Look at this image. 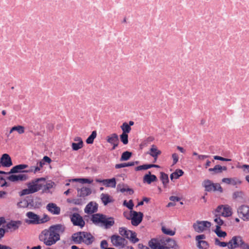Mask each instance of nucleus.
Wrapping results in <instances>:
<instances>
[{"mask_svg":"<svg viewBox=\"0 0 249 249\" xmlns=\"http://www.w3.org/2000/svg\"><path fill=\"white\" fill-rule=\"evenodd\" d=\"M65 229L63 224L52 225L41 231L39 235V239L45 245L51 246L60 240V235L65 231Z\"/></svg>","mask_w":249,"mask_h":249,"instance_id":"f257e3e1","label":"nucleus"},{"mask_svg":"<svg viewBox=\"0 0 249 249\" xmlns=\"http://www.w3.org/2000/svg\"><path fill=\"white\" fill-rule=\"evenodd\" d=\"M45 180L46 179L44 178H38L32 180L28 183L27 185L28 188L22 190L20 193V196L33 194L39 191L43 187V183L42 182H44Z\"/></svg>","mask_w":249,"mask_h":249,"instance_id":"f03ea898","label":"nucleus"},{"mask_svg":"<svg viewBox=\"0 0 249 249\" xmlns=\"http://www.w3.org/2000/svg\"><path fill=\"white\" fill-rule=\"evenodd\" d=\"M211 226V222L207 221H197L193 224V227L195 231L197 232H202L207 230H209Z\"/></svg>","mask_w":249,"mask_h":249,"instance_id":"7ed1b4c3","label":"nucleus"},{"mask_svg":"<svg viewBox=\"0 0 249 249\" xmlns=\"http://www.w3.org/2000/svg\"><path fill=\"white\" fill-rule=\"evenodd\" d=\"M205 191L207 192L218 191L222 192V188L219 183H213L211 180H205L202 183Z\"/></svg>","mask_w":249,"mask_h":249,"instance_id":"20e7f679","label":"nucleus"},{"mask_svg":"<svg viewBox=\"0 0 249 249\" xmlns=\"http://www.w3.org/2000/svg\"><path fill=\"white\" fill-rule=\"evenodd\" d=\"M125 216L127 219H131L132 225L136 226L142 222L143 217V213L141 212L131 211L130 217Z\"/></svg>","mask_w":249,"mask_h":249,"instance_id":"39448f33","label":"nucleus"},{"mask_svg":"<svg viewBox=\"0 0 249 249\" xmlns=\"http://www.w3.org/2000/svg\"><path fill=\"white\" fill-rule=\"evenodd\" d=\"M244 245V242L242 237L240 236H235L228 242V248L229 249H234L238 247H242Z\"/></svg>","mask_w":249,"mask_h":249,"instance_id":"423d86ee","label":"nucleus"},{"mask_svg":"<svg viewBox=\"0 0 249 249\" xmlns=\"http://www.w3.org/2000/svg\"><path fill=\"white\" fill-rule=\"evenodd\" d=\"M237 212L240 218L244 221H249V206L242 205L237 210Z\"/></svg>","mask_w":249,"mask_h":249,"instance_id":"0eeeda50","label":"nucleus"},{"mask_svg":"<svg viewBox=\"0 0 249 249\" xmlns=\"http://www.w3.org/2000/svg\"><path fill=\"white\" fill-rule=\"evenodd\" d=\"M216 212L218 215H222L224 217H228L231 215V209L228 205H220L217 207Z\"/></svg>","mask_w":249,"mask_h":249,"instance_id":"6e6552de","label":"nucleus"},{"mask_svg":"<svg viewBox=\"0 0 249 249\" xmlns=\"http://www.w3.org/2000/svg\"><path fill=\"white\" fill-rule=\"evenodd\" d=\"M71 220L74 226H77L82 228L85 225L83 217L77 213H74L71 216Z\"/></svg>","mask_w":249,"mask_h":249,"instance_id":"1a4fd4ad","label":"nucleus"},{"mask_svg":"<svg viewBox=\"0 0 249 249\" xmlns=\"http://www.w3.org/2000/svg\"><path fill=\"white\" fill-rule=\"evenodd\" d=\"M112 245L115 247H123L124 239L118 235H113L110 237Z\"/></svg>","mask_w":249,"mask_h":249,"instance_id":"9d476101","label":"nucleus"},{"mask_svg":"<svg viewBox=\"0 0 249 249\" xmlns=\"http://www.w3.org/2000/svg\"><path fill=\"white\" fill-rule=\"evenodd\" d=\"M0 163L3 167H9L13 165L12 160L8 154H3L0 159Z\"/></svg>","mask_w":249,"mask_h":249,"instance_id":"9b49d317","label":"nucleus"},{"mask_svg":"<svg viewBox=\"0 0 249 249\" xmlns=\"http://www.w3.org/2000/svg\"><path fill=\"white\" fill-rule=\"evenodd\" d=\"M161 153V151L158 149L157 147L154 144L151 146V147L149 149V151L147 153V154L150 155L154 158V162H156L158 156L160 155Z\"/></svg>","mask_w":249,"mask_h":249,"instance_id":"f8f14e48","label":"nucleus"},{"mask_svg":"<svg viewBox=\"0 0 249 249\" xmlns=\"http://www.w3.org/2000/svg\"><path fill=\"white\" fill-rule=\"evenodd\" d=\"M28 176L25 174L11 175L7 178V179L12 182L25 181L28 179Z\"/></svg>","mask_w":249,"mask_h":249,"instance_id":"ddd939ff","label":"nucleus"},{"mask_svg":"<svg viewBox=\"0 0 249 249\" xmlns=\"http://www.w3.org/2000/svg\"><path fill=\"white\" fill-rule=\"evenodd\" d=\"M114 219L113 217H107L104 215L101 226L105 229H109L114 225Z\"/></svg>","mask_w":249,"mask_h":249,"instance_id":"4468645a","label":"nucleus"},{"mask_svg":"<svg viewBox=\"0 0 249 249\" xmlns=\"http://www.w3.org/2000/svg\"><path fill=\"white\" fill-rule=\"evenodd\" d=\"M148 245L152 249H164L161 239H152L149 241Z\"/></svg>","mask_w":249,"mask_h":249,"instance_id":"2eb2a0df","label":"nucleus"},{"mask_svg":"<svg viewBox=\"0 0 249 249\" xmlns=\"http://www.w3.org/2000/svg\"><path fill=\"white\" fill-rule=\"evenodd\" d=\"M98 205L95 202H90L85 207V213L88 214L93 213L97 211Z\"/></svg>","mask_w":249,"mask_h":249,"instance_id":"dca6fc26","label":"nucleus"},{"mask_svg":"<svg viewBox=\"0 0 249 249\" xmlns=\"http://www.w3.org/2000/svg\"><path fill=\"white\" fill-rule=\"evenodd\" d=\"M104 216V214L101 213L93 214L90 220L95 225L101 226Z\"/></svg>","mask_w":249,"mask_h":249,"instance_id":"f3484780","label":"nucleus"},{"mask_svg":"<svg viewBox=\"0 0 249 249\" xmlns=\"http://www.w3.org/2000/svg\"><path fill=\"white\" fill-rule=\"evenodd\" d=\"M161 240L164 249L174 248L176 246V241L172 239L168 238L165 239H162Z\"/></svg>","mask_w":249,"mask_h":249,"instance_id":"a211bd4d","label":"nucleus"},{"mask_svg":"<svg viewBox=\"0 0 249 249\" xmlns=\"http://www.w3.org/2000/svg\"><path fill=\"white\" fill-rule=\"evenodd\" d=\"M82 240L83 243L86 245H90L94 241L93 236L90 233L87 232L82 231Z\"/></svg>","mask_w":249,"mask_h":249,"instance_id":"6ab92c4d","label":"nucleus"},{"mask_svg":"<svg viewBox=\"0 0 249 249\" xmlns=\"http://www.w3.org/2000/svg\"><path fill=\"white\" fill-rule=\"evenodd\" d=\"M28 167V165L26 164H18L14 166L9 172H6V174H4V175L13 174V173H17L20 172L22 170Z\"/></svg>","mask_w":249,"mask_h":249,"instance_id":"aec40b11","label":"nucleus"},{"mask_svg":"<svg viewBox=\"0 0 249 249\" xmlns=\"http://www.w3.org/2000/svg\"><path fill=\"white\" fill-rule=\"evenodd\" d=\"M47 209L50 212L54 214H58L60 212V208L54 203H49L47 206Z\"/></svg>","mask_w":249,"mask_h":249,"instance_id":"412c9836","label":"nucleus"},{"mask_svg":"<svg viewBox=\"0 0 249 249\" xmlns=\"http://www.w3.org/2000/svg\"><path fill=\"white\" fill-rule=\"evenodd\" d=\"M157 180V177L154 175H151L150 171L148 172V174L145 175L143 178V182H146L148 184H151L152 182L156 181Z\"/></svg>","mask_w":249,"mask_h":249,"instance_id":"4be33fe9","label":"nucleus"},{"mask_svg":"<svg viewBox=\"0 0 249 249\" xmlns=\"http://www.w3.org/2000/svg\"><path fill=\"white\" fill-rule=\"evenodd\" d=\"M26 216L30 219V223H39V216L32 212H28L26 213Z\"/></svg>","mask_w":249,"mask_h":249,"instance_id":"5701e85b","label":"nucleus"},{"mask_svg":"<svg viewBox=\"0 0 249 249\" xmlns=\"http://www.w3.org/2000/svg\"><path fill=\"white\" fill-rule=\"evenodd\" d=\"M78 196L80 197H85L89 195L91 193V190L89 188L83 187L80 189H77Z\"/></svg>","mask_w":249,"mask_h":249,"instance_id":"b1692460","label":"nucleus"},{"mask_svg":"<svg viewBox=\"0 0 249 249\" xmlns=\"http://www.w3.org/2000/svg\"><path fill=\"white\" fill-rule=\"evenodd\" d=\"M103 184L107 187L115 188L116 185V179L113 178L110 179H104Z\"/></svg>","mask_w":249,"mask_h":249,"instance_id":"393cba45","label":"nucleus"},{"mask_svg":"<svg viewBox=\"0 0 249 249\" xmlns=\"http://www.w3.org/2000/svg\"><path fill=\"white\" fill-rule=\"evenodd\" d=\"M82 231L77 232L72 234L71 238L72 241L75 244H80L83 243L82 240Z\"/></svg>","mask_w":249,"mask_h":249,"instance_id":"a878e982","label":"nucleus"},{"mask_svg":"<svg viewBox=\"0 0 249 249\" xmlns=\"http://www.w3.org/2000/svg\"><path fill=\"white\" fill-rule=\"evenodd\" d=\"M21 224V222L20 221H11L7 224V227L9 229L16 230Z\"/></svg>","mask_w":249,"mask_h":249,"instance_id":"bb28decb","label":"nucleus"},{"mask_svg":"<svg viewBox=\"0 0 249 249\" xmlns=\"http://www.w3.org/2000/svg\"><path fill=\"white\" fill-rule=\"evenodd\" d=\"M138 164H139V161H131V162H128L127 163H120V164H116L115 165V168L119 169V168L125 167L132 166H134L135 165H137Z\"/></svg>","mask_w":249,"mask_h":249,"instance_id":"cd10ccee","label":"nucleus"},{"mask_svg":"<svg viewBox=\"0 0 249 249\" xmlns=\"http://www.w3.org/2000/svg\"><path fill=\"white\" fill-rule=\"evenodd\" d=\"M101 199L105 205H107L108 203L113 202V199L112 197L107 194H102L101 195Z\"/></svg>","mask_w":249,"mask_h":249,"instance_id":"c85d7f7f","label":"nucleus"},{"mask_svg":"<svg viewBox=\"0 0 249 249\" xmlns=\"http://www.w3.org/2000/svg\"><path fill=\"white\" fill-rule=\"evenodd\" d=\"M160 179L162 181L163 187L166 188L169 181L168 176L164 172H160Z\"/></svg>","mask_w":249,"mask_h":249,"instance_id":"c756f323","label":"nucleus"},{"mask_svg":"<svg viewBox=\"0 0 249 249\" xmlns=\"http://www.w3.org/2000/svg\"><path fill=\"white\" fill-rule=\"evenodd\" d=\"M107 141L110 143H114L115 142H119L118 136L117 134L113 133L109 136H107Z\"/></svg>","mask_w":249,"mask_h":249,"instance_id":"7c9ffc66","label":"nucleus"},{"mask_svg":"<svg viewBox=\"0 0 249 249\" xmlns=\"http://www.w3.org/2000/svg\"><path fill=\"white\" fill-rule=\"evenodd\" d=\"M14 131H17L18 134H21L24 133L25 128L22 125L14 126L11 128L9 131V134H11Z\"/></svg>","mask_w":249,"mask_h":249,"instance_id":"2f4dec72","label":"nucleus"},{"mask_svg":"<svg viewBox=\"0 0 249 249\" xmlns=\"http://www.w3.org/2000/svg\"><path fill=\"white\" fill-rule=\"evenodd\" d=\"M184 172L181 169H177L174 172L170 175L171 180L174 179H177L183 175Z\"/></svg>","mask_w":249,"mask_h":249,"instance_id":"473e14b6","label":"nucleus"},{"mask_svg":"<svg viewBox=\"0 0 249 249\" xmlns=\"http://www.w3.org/2000/svg\"><path fill=\"white\" fill-rule=\"evenodd\" d=\"M227 167L225 166H221L219 165H215L213 168H209V171L210 172L213 171L215 173H221L223 170L226 171Z\"/></svg>","mask_w":249,"mask_h":249,"instance_id":"72a5a7b5","label":"nucleus"},{"mask_svg":"<svg viewBox=\"0 0 249 249\" xmlns=\"http://www.w3.org/2000/svg\"><path fill=\"white\" fill-rule=\"evenodd\" d=\"M132 231L127 230L125 228H120L119 230V233L123 236L128 238L129 234L131 233Z\"/></svg>","mask_w":249,"mask_h":249,"instance_id":"f704fd0d","label":"nucleus"},{"mask_svg":"<svg viewBox=\"0 0 249 249\" xmlns=\"http://www.w3.org/2000/svg\"><path fill=\"white\" fill-rule=\"evenodd\" d=\"M121 128L123 131V133L127 134L131 131V127L128 125L127 123H124L121 126Z\"/></svg>","mask_w":249,"mask_h":249,"instance_id":"c9c22d12","label":"nucleus"},{"mask_svg":"<svg viewBox=\"0 0 249 249\" xmlns=\"http://www.w3.org/2000/svg\"><path fill=\"white\" fill-rule=\"evenodd\" d=\"M97 136L96 131H93L91 135L86 140V142L88 144H92L93 142L94 139Z\"/></svg>","mask_w":249,"mask_h":249,"instance_id":"e433bc0d","label":"nucleus"},{"mask_svg":"<svg viewBox=\"0 0 249 249\" xmlns=\"http://www.w3.org/2000/svg\"><path fill=\"white\" fill-rule=\"evenodd\" d=\"M132 156V153L129 151H125L122 154L121 161H126L128 160Z\"/></svg>","mask_w":249,"mask_h":249,"instance_id":"4c0bfd02","label":"nucleus"},{"mask_svg":"<svg viewBox=\"0 0 249 249\" xmlns=\"http://www.w3.org/2000/svg\"><path fill=\"white\" fill-rule=\"evenodd\" d=\"M73 182H78L79 183L84 184V183H91L92 182V180H90L88 178H73L70 180V181Z\"/></svg>","mask_w":249,"mask_h":249,"instance_id":"58836bf2","label":"nucleus"},{"mask_svg":"<svg viewBox=\"0 0 249 249\" xmlns=\"http://www.w3.org/2000/svg\"><path fill=\"white\" fill-rule=\"evenodd\" d=\"M133 243H136L139 241V239L137 237V234L135 232L132 231L128 238Z\"/></svg>","mask_w":249,"mask_h":249,"instance_id":"ea45409f","label":"nucleus"},{"mask_svg":"<svg viewBox=\"0 0 249 249\" xmlns=\"http://www.w3.org/2000/svg\"><path fill=\"white\" fill-rule=\"evenodd\" d=\"M45 182V181L44 182H42V183H43V187H44V191L50 190V189L52 188L55 185L54 182L52 181H49V182H47L46 184H44Z\"/></svg>","mask_w":249,"mask_h":249,"instance_id":"a19ab883","label":"nucleus"},{"mask_svg":"<svg viewBox=\"0 0 249 249\" xmlns=\"http://www.w3.org/2000/svg\"><path fill=\"white\" fill-rule=\"evenodd\" d=\"M215 232L217 235L220 237H225L227 235V233L225 231H222L220 230V227L219 226H216Z\"/></svg>","mask_w":249,"mask_h":249,"instance_id":"79ce46f5","label":"nucleus"},{"mask_svg":"<svg viewBox=\"0 0 249 249\" xmlns=\"http://www.w3.org/2000/svg\"><path fill=\"white\" fill-rule=\"evenodd\" d=\"M197 247L200 249H207L209 247L208 243L205 241H199Z\"/></svg>","mask_w":249,"mask_h":249,"instance_id":"37998d69","label":"nucleus"},{"mask_svg":"<svg viewBox=\"0 0 249 249\" xmlns=\"http://www.w3.org/2000/svg\"><path fill=\"white\" fill-rule=\"evenodd\" d=\"M71 202L72 204L78 205H82L85 203V199L84 198H74L71 199Z\"/></svg>","mask_w":249,"mask_h":249,"instance_id":"c03bdc74","label":"nucleus"},{"mask_svg":"<svg viewBox=\"0 0 249 249\" xmlns=\"http://www.w3.org/2000/svg\"><path fill=\"white\" fill-rule=\"evenodd\" d=\"M117 189L119 190V191L122 193H124V192H128V191L132 192V193H133V191L132 189L124 187V184H118L117 186Z\"/></svg>","mask_w":249,"mask_h":249,"instance_id":"a18cd8bd","label":"nucleus"},{"mask_svg":"<svg viewBox=\"0 0 249 249\" xmlns=\"http://www.w3.org/2000/svg\"><path fill=\"white\" fill-rule=\"evenodd\" d=\"M120 140L124 144H127L128 142L127 134L122 133L120 135Z\"/></svg>","mask_w":249,"mask_h":249,"instance_id":"49530a36","label":"nucleus"},{"mask_svg":"<svg viewBox=\"0 0 249 249\" xmlns=\"http://www.w3.org/2000/svg\"><path fill=\"white\" fill-rule=\"evenodd\" d=\"M29 205L28 201L25 199L20 201L17 204L18 208H26L29 206Z\"/></svg>","mask_w":249,"mask_h":249,"instance_id":"de8ad7c7","label":"nucleus"},{"mask_svg":"<svg viewBox=\"0 0 249 249\" xmlns=\"http://www.w3.org/2000/svg\"><path fill=\"white\" fill-rule=\"evenodd\" d=\"M236 168L243 169L246 173H249V165L247 164L240 165L239 163L236 165Z\"/></svg>","mask_w":249,"mask_h":249,"instance_id":"09e8293b","label":"nucleus"},{"mask_svg":"<svg viewBox=\"0 0 249 249\" xmlns=\"http://www.w3.org/2000/svg\"><path fill=\"white\" fill-rule=\"evenodd\" d=\"M218 214H216L215 216V218L214 219V221L216 223V226H219L220 227L221 225L223 224V221L222 219L220 218L219 217V215H218Z\"/></svg>","mask_w":249,"mask_h":249,"instance_id":"8fccbe9b","label":"nucleus"},{"mask_svg":"<svg viewBox=\"0 0 249 249\" xmlns=\"http://www.w3.org/2000/svg\"><path fill=\"white\" fill-rule=\"evenodd\" d=\"M71 147L73 150L77 151L83 147V144L81 143H75L72 142L71 144Z\"/></svg>","mask_w":249,"mask_h":249,"instance_id":"3c124183","label":"nucleus"},{"mask_svg":"<svg viewBox=\"0 0 249 249\" xmlns=\"http://www.w3.org/2000/svg\"><path fill=\"white\" fill-rule=\"evenodd\" d=\"M162 231L164 234L171 236H173L175 234V231L170 230L169 229H167L164 227H162Z\"/></svg>","mask_w":249,"mask_h":249,"instance_id":"603ef678","label":"nucleus"},{"mask_svg":"<svg viewBox=\"0 0 249 249\" xmlns=\"http://www.w3.org/2000/svg\"><path fill=\"white\" fill-rule=\"evenodd\" d=\"M123 205L131 210L133 209L134 206L132 200H130L128 202H127L126 200H124V201Z\"/></svg>","mask_w":249,"mask_h":249,"instance_id":"864d4df0","label":"nucleus"},{"mask_svg":"<svg viewBox=\"0 0 249 249\" xmlns=\"http://www.w3.org/2000/svg\"><path fill=\"white\" fill-rule=\"evenodd\" d=\"M215 245L219 246L221 247H225L226 246L228 247V242L227 243L225 242H220L217 238L215 239Z\"/></svg>","mask_w":249,"mask_h":249,"instance_id":"5fc2aeb1","label":"nucleus"},{"mask_svg":"<svg viewBox=\"0 0 249 249\" xmlns=\"http://www.w3.org/2000/svg\"><path fill=\"white\" fill-rule=\"evenodd\" d=\"M172 158L173 159V165L176 164L178 161V156L177 153H173L172 155Z\"/></svg>","mask_w":249,"mask_h":249,"instance_id":"6e6d98bb","label":"nucleus"},{"mask_svg":"<svg viewBox=\"0 0 249 249\" xmlns=\"http://www.w3.org/2000/svg\"><path fill=\"white\" fill-rule=\"evenodd\" d=\"M213 158L214 160H219L225 161H229L231 160V159L224 158H223L222 157H220L218 156H214L213 157Z\"/></svg>","mask_w":249,"mask_h":249,"instance_id":"4d7b16f0","label":"nucleus"},{"mask_svg":"<svg viewBox=\"0 0 249 249\" xmlns=\"http://www.w3.org/2000/svg\"><path fill=\"white\" fill-rule=\"evenodd\" d=\"M108 246V243L107 241L105 240L101 241L100 244V247L102 249H107V247Z\"/></svg>","mask_w":249,"mask_h":249,"instance_id":"13d9d810","label":"nucleus"},{"mask_svg":"<svg viewBox=\"0 0 249 249\" xmlns=\"http://www.w3.org/2000/svg\"><path fill=\"white\" fill-rule=\"evenodd\" d=\"M144 165L145 167V170H147L152 167L160 168V166L159 165L154 164H144Z\"/></svg>","mask_w":249,"mask_h":249,"instance_id":"bf43d9fd","label":"nucleus"},{"mask_svg":"<svg viewBox=\"0 0 249 249\" xmlns=\"http://www.w3.org/2000/svg\"><path fill=\"white\" fill-rule=\"evenodd\" d=\"M231 180L232 181L231 182V184L234 185L240 184L242 183V181L237 178H232Z\"/></svg>","mask_w":249,"mask_h":249,"instance_id":"052dcab7","label":"nucleus"},{"mask_svg":"<svg viewBox=\"0 0 249 249\" xmlns=\"http://www.w3.org/2000/svg\"><path fill=\"white\" fill-rule=\"evenodd\" d=\"M40 167H39L38 166L36 167H32L31 170L29 171L28 172H33L34 173L36 174V173L39 172L40 170ZM27 172L28 171H26Z\"/></svg>","mask_w":249,"mask_h":249,"instance_id":"680f3d73","label":"nucleus"},{"mask_svg":"<svg viewBox=\"0 0 249 249\" xmlns=\"http://www.w3.org/2000/svg\"><path fill=\"white\" fill-rule=\"evenodd\" d=\"M42 161H43V162H44V163L45 162L47 163H50L51 162H52V160L50 158H49V157L48 156H44L43 158V159L42 160Z\"/></svg>","mask_w":249,"mask_h":249,"instance_id":"e2e57ef3","label":"nucleus"},{"mask_svg":"<svg viewBox=\"0 0 249 249\" xmlns=\"http://www.w3.org/2000/svg\"><path fill=\"white\" fill-rule=\"evenodd\" d=\"M141 170H145V167L144 164L140 165V166H138L135 168V171H141Z\"/></svg>","mask_w":249,"mask_h":249,"instance_id":"0e129e2a","label":"nucleus"},{"mask_svg":"<svg viewBox=\"0 0 249 249\" xmlns=\"http://www.w3.org/2000/svg\"><path fill=\"white\" fill-rule=\"evenodd\" d=\"M169 199L172 201H179L180 198L178 196H171L169 197Z\"/></svg>","mask_w":249,"mask_h":249,"instance_id":"69168bd1","label":"nucleus"},{"mask_svg":"<svg viewBox=\"0 0 249 249\" xmlns=\"http://www.w3.org/2000/svg\"><path fill=\"white\" fill-rule=\"evenodd\" d=\"M205 238V235L204 234H200L199 235H197L196 237V241H197V242H199V241H201V239H203Z\"/></svg>","mask_w":249,"mask_h":249,"instance_id":"338daca9","label":"nucleus"},{"mask_svg":"<svg viewBox=\"0 0 249 249\" xmlns=\"http://www.w3.org/2000/svg\"><path fill=\"white\" fill-rule=\"evenodd\" d=\"M138 248L139 249H149L148 247L144 246L142 244H139L138 245Z\"/></svg>","mask_w":249,"mask_h":249,"instance_id":"774afa93","label":"nucleus"}]
</instances>
